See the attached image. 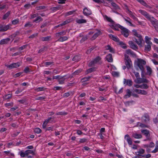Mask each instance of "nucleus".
<instances>
[{
    "instance_id": "9d476101",
    "label": "nucleus",
    "mask_w": 158,
    "mask_h": 158,
    "mask_svg": "<svg viewBox=\"0 0 158 158\" xmlns=\"http://www.w3.org/2000/svg\"><path fill=\"white\" fill-rule=\"evenodd\" d=\"M10 25H4L0 24V31L3 32L7 31L11 28Z\"/></svg>"
},
{
    "instance_id": "f704fd0d",
    "label": "nucleus",
    "mask_w": 158,
    "mask_h": 158,
    "mask_svg": "<svg viewBox=\"0 0 158 158\" xmlns=\"http://www.w3.org/2000/svg\"><path fill=\"white\" fill-rule=\"evenodd\" d=\"M49 122V118H48L44 122L43 125L42 127L44 129H45L46 128L47 125L48 123Z\"/></svg>"
},
{
    "instance_id": "5fc2aeb1",
    "label": "nucleus",
    "mask_w": 158,
    "mask_h": 158,
    "mask_svg": "<svg viewBox=\"0 0 158 158\" xmlns=\"http://www.w3.org/2000/svg\"><path fill=\"white\" fill-rule=\"evenodd\" d=\"M137 125L138 126H139L140 127H148L147 126L143 123H138Z\"/></svg>"
},
{
    "instance_id": "a19ab883",
    "label": "nucleus",
    "mask_w": 158,
    "mask_h": 158,
    "mask_svg": "<svg viewBox=\"0 0 158 158\" xmlns=\"http://www.w3.org/2000/svg\"><path fill=\"white\" fill-rule=\"evenodd\" d=\"M43 19L40 16H38L37 17L36 19H35L33 20V22H39L40 21H42Z\"/></svg>"
},
{
    "instance_id": "7c9ffc66",
    "label": "nucleus",
    "mask_w": 158,
    "mask_h": 158,
    "mask_svg": "<svg viewBox=\"0 0 158 158\" xmlns=\"http://www.w3.org/2000/svg\"><path fill=\"white\" fill-rule=\"evenodd\" d=\"M113 26V29H114L116 31H118L119 30V28H120L121 30V28H123V26H122L119 24L115 25L114 26Z\"/></svg>"
},
{
    "instance_id": "9b49d317",
    "label": "nucleus",
    "mask_w": 158,
    "mask_h": 158,
    "mask_svg": "<svg viewBox=\"0 0 158 158\" xmlns=\"http://www.w3.org/2000/svg\"><path fill=\"white\" fill-rule=\"evenodd\" d=\"M121 28V33L125 37H127L129 35V30L123 27Z\"/></svg>"
},
{
    "instance_id": "13d9d810",
    "label": "nucleus",
    "mask_w": 158,
    "mask_h": 158,
    "mask_svg": "<svg viewBox=\"0 0 158 158\" xmlns=\"http://www.w3.org/2000/svg\"><path fill=\"white\" fill-rule=\"evenodd\" d=\"M133 73H134L135 77H136V80H137L138 78H140V75L139 73L134 71Z\"/></svg>"
},
{
    "instance_id": "c756f323",
    "label": "nucleus",
    "mask_w": 158,
    "mask_h": 158,
    "mask_svg": "<svg viewBox=\"0 0 158 158\" xmlns=\"http://www.w3.org/2000/svg\"><path fill=\"white\" fill-rule=\"evenodd\" d=\"M126 52V53L130 55L133 56H136V54L131 49H129L127 50Z\"/></svg>"
},
{
    "instance_id": "69168bd1",
    "label": "nucleus",
    "mask_w": 158,
    "mask_h": 158,
    "mask_svg": "<svg viewBox=\"0 0 158 158\" xmlns=\"http://www.w3.org/2000/svg\"><path fill=\"white\" fill-rule=\"evenodd\" d=\"M158 151V145H157L156 144V148H155V149H154V150L152 152L153 153H156V152H157Z\"/></svg>"
},
{
    "instance_id": "6e6d98bb",
    "label": "nucleus",
    "mask_w": 158,
    "mask_h": 158,
    "mask_svg": "<svg viewBox=\"0 0 158 158\" xmlns=\"http://www.w3.org/2000/svg\"><path fill=\"white\" fill-rule=\"evenodd\" d=\"M120 44L121 45L122 48L124 49H126L127 48V46L126 44H124L123 42H120Z\"/></svg>"
},
{
    "instance_id": "4468645a",
    "label": "nucleus",
    "mask_w": 158,
    "mask_h": 158,
    "mask_svg": "<svg viewBox=\"0 0 158 158\" xmlns=\"http://www.w3.org/2000/svg\"><path fill=\"white\" fill-rule=\"evenodd\" d=\"M145 152L144 149L142 148H140L139 149L138 151L135 152V154L137 156L144 157V155L143 154L145 153Z\"/></svg>"
},
{
    "instance_id": "49530a36",
    "label": "nucleus",
    "mask_w": 158,
    "mask_h": 158,
    "mask_svg": "<svg viewBox=\"0 0 158 158\" xmlns=\"http://www.w3.org/2000/svg\"><path fill=\"white\" fill-rule=\"evenodd\" d=\"M47 48L46 47H44L43 48H42L41 49L39 50L38 52L39 53H41V52H43L44 51H46L47 50Z\"/></svg>"
},
{
    "instance_id": "39448f33",
    "label": "nucleus",
    "mask_w": 158,
    "mask_h": 158,
    "mask_svg": "<svg viewBox=\"0 0 158 158\" xmlns=\"http://www.w3.org/2000/svg\"><path fill=\"white\" fill-rule=\"evenodd\" d=\"M147 19L150 22L152 25L156 30L158 29V21L157 20L150 15Z\"/></svg>"
},
{
    "instance_id": "1a4fd4ad",
    "label": "nucleus",
    "mask_w": 158,
    "mask_h": 158,
    "mask_svg": "<svg viewBox=\"0 0 158 158\" xmlns=\"http://www.w3.org/2000/svg\"><path fill=\"white\" fill-rule=\"evenodd\" d=\"M138 2H139L141 4L145 6L148 8L147 10L150 12L149 10H152L153 8H152L150 6L148 5L147 3L143 0H136Z\"/></svg>"
},
{
    "instance_id": "aec40b11",
    "label": "nucleus",
    "mask_w": 158,
    "mask_h": 158,
    "mask_svg": "<svg viewBox=\"0 0 158 158\" xmlns=\"http://www.w3.org/2000/svg\"><path fill=\"white\" fill-rule=\"evenodd\" d=\"M10 40V38H7L5 39H3L1 40L0 41V44L2 45L6 44L8 43Z\"/></svg>"
},
{
    "instance_id": "423d86ee",
    "label": "nucleus",
    "mask_w": 158,
    "mask_h": 158,
    "mask_svg": "<svg viewBox=\"0 0 158 158\" xmlns=\"http://www.w3.org/2000/svg\"><path fill=\"white\" fill-rule=\"evenodd\" d=\"M125 63L127 68L128 69L132 67V61L129 57L127 55H125Z\"/></svg>"
},
{
    "instance_id": "2eb2a0df",
    "label": "nucleus",
    "mask_w": 158,
    "mask_h": 158,
    "mask_svg": "<svg viewBox=\"0 0 158 158\" xmlns=\"http://www.w3.org/2000/svg\"><path fill=\"white\" fill-rule=\"evenodd\" d=\"M126 9L127 10V13L134 20H138V18H136L134 15L133 13L128 8V7L126 6Z\"/></svg>"
},
{
    "instance_id": "3c124183",
    "label": "nucleus",
    "mask_w": 158,
    "mask_h": 158,
    "mask_svg": "<svg viewBox=\"0 0 158 158\" xmlns=\"http://www.w3.org/2000/svg\"><path fill=\"white\" fill-rule=\"evenodd\" d=\"M95 68H91L88 69L87 71V73H91L94 71Z\"/></svg>"
},
{
    "instance_id": "b1692460",
    "label": "nucleus",
    "mask_w": 158,
    "mask_h": 158,
    "mask_svg": "<svg viewBox=\"0 0 158 158\" xmlns=\"http://www.w3.org/2000/svg\"><path fill=\"white\" fill-rule=\"evenodd\" d=\"M146 68L147 71L145 74L144 73V75H147L150 76L151 75L152 72V70L151 68L148 66H146Z\"/></svg>"
},
{
    "instance_id": "603ef678",
    "label": "nucleus",
    "mask_w": 158,
    "mask_h": 158,
    "mask_svg": "<svg viewBox=\"0 0 158 158\" xmlns=\"http://www.w3.org/2000/svg\"><path fill=\"white\" fill-rule=\"evenodd\" d=\"M149 10L151 13L158 14V11L155 8H153L152 10Z\"/></svg>"
},
{
    "instance_id": "393cba45",
    "label": "nucleus",
    "mask_w": 158,
    "mask_h": 158,
    "mask_svg": "<svg viewBox=\"0 0 158 158\" xmlns=\"http://www.w3.org/2000/svg\"><path fill=\"white\" fill-rule=\"evenodd\" d=\"M152 44H147L145 46L144 51L145 52H148L151 51V45Z\"/></svg>"
},
{
    "instance_id": "774afa93",
    "label": "nucleus",
    "mask_w": 158,
    "mask_h": 158,
    "mask_svg": "<svg viewBox=\"0 0 158 158\" xmlns=\"http://www.w3.org/2000/svg\"><path fill=\"white\" fill-rule=\"evenodd\" d=\"M112 74L113 75L114 77H118L119 75V73L116 72H113Z\"/></svg>"
},
{
    "instance_id": "37998d69",
    "label": "nucleus",
    "mask_w": 158,
    "mask_h": 158,
    "mask_svg": "<svg viewBox=\"0 0 158 158\" xmlns=\"http://www.w3.org/2000/svg\"><path fill=\"white\" fill-rule=\"evenodd\" d=\"M12 97V94H9L6 95L3 97L4 99L5 100L9 99Z\"/></svg>"
},
{
    "instance_id": "cd10ccee",
    "label": "nucleus",
    "mask_w": 158,
    "mask_h": 158,
    "mask_svg": "<svg viewBox=\"0 0 158 158\" xmlns=\"http://www.w3.org/2000/svg\"><path fill=\"white\" fill-rule=\"evenodd\" d=\"M66 31H60V32L56 33L55 34L56 36L60 37L61 36H63L66 35Z\"/></svg>"
},
{
    "instance_id": "ea45409f",
    "label": "nucleus",
    "mask_w": 158,
    "mask_h": 158,
    "mask_svg": "<svg viewBox=\"0 0 158 158\" xmlns=\"http://www.w3.org/2000/svg\"><path fill=\"white\" fill-rule=\"evenodd\" d=\"M105 18L108 22H110L112 23H114V21L112 19L108 17L107 15H105Z\"/></svg>"
},
{
    "instance_id": "0e129e2a",
    "label": "nucleus",
    "mask_w": 158,
    "mask_h": 158,
    "mask_svg": "<svg viewBox=\"0 0 158 158\" xmlns=\"http://www.w3.org/2000/svg\"><path fill=\"white\" fill-rule=\"evenodd\" d=\"M99 98V99L98 100V102H101V101H106V98L102 96H100Z\"/></svg>"
},
{
    "instance_id": "e433bc0d",
    "label": "nucleus",
    "mask_w": 158,
    "mask_h": 158,
    "mask_svg": "<svg viewBox=\"0 0 158 158\" xmlns=\"http://www.w3.org/2000/svg\"><path fill=\"white\" fill-rule=\"evenodd\" d=\"M90 78L91 77L89 76L84 77L81 79V81L82 82H85L86 81H89V80Z\"/></svg>"
},
{
    "instance_id": "a878e982",
    "label": "nucleus",
    "mask_w": 158,
    "mask_h": 158,
    "mask_svg": "<svg viewBox=\"0 0 158 158\" xmlns=\"http://www.w3.org/2000/svg\"><path fill=\"white\" fill-rule=\"evenodd\" d=\"M109 37L111 39L116 42H118L119 39L117 36H115L112 34L109 35Z\"/></svg>"
},
{
    "instance_id": "8fccbe9b",
    "label": "nucleus",
    "mask_w": 158,
    "mask_h": 158,
    "mask_svg": "<svg viewBox=\"0 0 158 158\" xmlns=\"http://www.w3.org/2000/svg\"><path fill=\"white\" fill-rule=\"evenodd\" d=\"M80 58L79 56H75L73 58V60L75 61H78L80 60Z\"/></svg>"
},
{
    "instance_id": "a211bd4d",
    "label": "nucleus",
    "mask_w": 158,
    "mask_h": 158,
    "mask_svg": "<svg viewBox=\"0 0 158 158\" xmlns=\"http://www.w3.org/2000/svg\"><path fill=\"white\" fill-rule=\"evenodd\" d=\"M141 132L146 137H151L149 131L147 130H142Z\"/></svg>"
},
{
    "instance_id": "338daca9",
    "label": "nucleus",
    "mask_w": 158,
    "mask_h": 158,
    "mask_svg": "<svg viewBox=\"0 0 158 158\" xmlns=\"http://www.w3.org/2000/svg\"><path fill=\"white\" fill-rule=\"evenodd\" d=\"M75 12V10L70 11L69 12H67L66 13V15L68 16V15H72Z\"/></svg>"
},
{
    "instance_id": "20e7f679",
    "label": "nucleus",
    "mask_w": 158,
    "mask_h": 158,
    "mask_svg": "<svg viewBox=\"0 0 158 158\" xmlns=\"http://www.w3.org/2000/svg\"><path fill=\"white\" fill-rule=\"evenodd\" d=\"M147 19L150 22L152 25L156 30L158 29V21L157 20L150 15Z\"/></svg>"
},
{
    "instance_id": "09e8293b",
    "label": "nucleus",
    "mask_w": 158,
    "mask_h": 158,
    "mask_svg": "<svg viewBox=\"0 0 158 158\" xmlns=\"http://www.w3.org/2000/svg\"><path fill=\"white\" fill-rule=\"evenodd\" d=\"M59 10L58 7H53L50 8V12L52 11H55Z\"/></svg>"
},
{
    "instance_id": "f257e3e1",
    "label": "nucleus",
    "mask_w": 158,
    "mask_h": 158,
    "mask_svg": "<svg viewBox=\"0 0 158 158\" xmlns=\"http://www.w3.org/2000/svg\"><path fill=\"white\" fill-rule=\"evenodd\" d=\"M146 61L143 59H138L136 62L137 66L141 71V76L142 77H144L145 68L144 66L146 64Z\"/></svg>"
},
{
    "instance_id": "c85d7f7f",
    "label": "nucleus",
    "mask_w": 158,
    "mask_h": 158,
    "mask_svg": "<svg viewBox=\"0 0 158 158\" xmlns=\"http://www.w3.org/2000/svg\"><path fill=\"white\" fill-rule=\"evenodd\" d=\"M101 33V32L100 31L98 30L97 32L95 33L91 39L92 40H95L98 35H99Z\"/></svg>"
},
{
    "instance_id": "c9c22d12",
    "label": "nucleus",
    "mask_w": 158,
    "mask_h": 158,
    "mask_svg": "<svg viewBox=\"0 0 158 158\" xmlns=\"http://www.w3.org/2000/svg\"><path fill=\"white\" fill-rule=\"evenodd\" d=\"M68 39V38L67 36H60L58 40L60 42H63L64 41L67 40Z\"/></svg>"
},
{
    "instance_id": "4d7b16f0",
    "label": "nucleus",
    "mask_w": 158,
    "mask_h": 158,
    "mask_svg": "<svg viewBox=\"0 0 158 158\" xmlns=\"http://www.w3.org/2000/svg\"><path fill=\"white\" fill-rule=\"evenodd\" d=\"M24 90V89H21L20 88H18V89L15 92V94H19L20 93L22 92Z\"/></svg>"
},
{
    "instance_id": "7ed1b4c3",
    "label": "nucleus",
    "mask_w": 158,
    "mask_h": 158,
    "mask_svg": "<svg viewBox=\"0 0 158 158\" xmlns=\"http://www.w3.org/2000/svg\"><path fill=\"white\" fill-rule=\"evenodd\" d=\"M101 60L102 58L100 56H98L89 63L88 66L91 67L96 64H101L102 63Z\"/></svg>"
},
{
    "instance_id": "f03ea898",
    "label": "nucleus",
    "mask_w": 158,
    "mask_h": 158,
    "mask_svg": "<svg viewBox=\"0 0 158 158\" xmlns=\"http://www.w3.org/2000/svg\"><path fill=\"white\" fill-rule=\"evenodd\" d=\"M132 32L133 35L138 38V39H137L135 38H132L133 41L135 42L139 47H142V42L143 41V40L142 35L138 34L137 31L135 29L133 30Z\"/></svg>"
},
{
    "instance_id": "f3484780",
    "label": "nucleus",
    "mask_w": 158,
    "mask_h": 158,
    "mask_svg": "<svg viewBox=\"0 0 158 158\" xmlns=\"http://www.w3.org/2000/svg\"><path fill=\"white\" fill-rule=\"evenodd\" d=\"M149 116L147 114H145L142 117V120L143 122H147L149 120Z\"/></svg>"
},
{
    "instance_id": "6e6552de",
    "label": "nucleus",
    "mask_w": 158,
    "mask_h": 158,
    "mask_svg": "<svg viewBox=\"0 0 158 158\" xmlns=\"http://www.w3.org/2000/svg\"><path fill=\"white\" fill-rule=\"evenodd\" d=\"M70 77V76L69 75H67L63 77L60 76L59 79L58 80V81L59 84H62L64 83V81L65 80L68 79Z\"/></svg>"
},
{
    "instance_id": "473e14b6",
    "label": "nucleus",
    "mask_w": 158,
    "mask_h": 158,
    "mask_svg": "<svg viewBox=\"0 0 158 158\" xmlns=\"http://www.w3.org/2000/svg\"><path fill=\"white\" fill-rule=\"evenodd\" d=\"M145 42L147 44H152V43L150 41L151 38L149 37L148 36L145 37Z\"/></svg>"
},
{
    "instance_id": "f8f14e48",
    "label": "nucleus",
    "mask_w": 158,
    "mask_h": 158,
    "mask_svg": "<svg viewBox=\"0 0 158 158\" xmlns=\"http://www.w3.org/2000/svg\"><path fill=\"white\" fill-rule=\"evenodd\" d=\"M142 78H140V77L139 78H138L137 80H136L135 81V82L137 83L140 84L143 83H148L149 82V81L146 78H143L144 77H142Z\"/></svg>"
},
{
    "instance_id": "a18cd8bd",
    "label": "nucleus",
    "mask_w": 158,
    "mask_h": 158,
    "mask_svg": "<svg viewBox=\"0 0 158 158\" xmlns=\"http://www.w3.org/2000/svg\"><path fill=\"white\" fill-rule=\"evenodd\" d=\"M94 2L98 3H105V2L104 0H92Z\"/></svg>"
},
{
    "instance_id": "0eeeda50",
    "label": "nucleus",
    "mask_w": 158,
    "mask_h": 158,
    "mask_svg": "<svg viewBox=\"0 0 158 158\" xmlns=\"http://www.w3.org/2000/svg\"><path fill=\"white\" fill-rule=\"evenodd\" d=\"M29 154H32L33 155H35L34 152L31 150H27L24 152L23 151H21L20 152V155L22 157H24L26 156H27Z\"/></svg>"
},
{
    "instance_id": "dca6fc26",
    "label": "nucleus",
    "mask_w": 158,
    "mask_h": 158,
    "mask_svg": "<svg viewBox=\"0 0 158 158\" xmlns=\"http://www.w3.org/2000/svg\"><path fill=\"white\" fill-rule=\"evenodd\" d=\"M19 66L20 63L19 62H18L16 63H15L10 65H8L7 66V67L11 69L13 68H17Z\"/></svg>"
},
{
    "instance_id": "5701e85b",
    "label": "nucleus",
    "mask_w": 158,
    "mask_h": 158,
    "mask_svg": "<svg viewBox=\"0 0 158 158\" xmlns=\"http://www.w3.org/2000/svg\"><path fill=\"white\" fill-rule=\"evenodd\" d=\"M139 13L143 15L146 19L150 15L145 10H139Z\"/></svg>"
},
{
    "instance_id": "4c0bfd02",
    "label": "nucleus",
    "mask_w": 158,
    "mask_h": 158,
    "mask_svg": "<svg viewBox=\"0 0 158 158\" xmlns=\"http://www.w3.org/2000/svg\"><path fill=\"white\" fill-rule=\"evenodd\" d=\"M40 40L43 41H48L49 40V36L41 37L40 38Z\"/></svg>"
},
{
    "instance_id": "c03bdc74",
    "label": "nucleus",
    "mask_w": 158,
    "mask_h": 158,
    "mask_svg": "<svg viewBox=\"0 0 158 158\" xmlns=\"http://www.w3.org/2000/svg\"><path fill=\"white\" fill-rule=\"evenodd\" d=\"M33 25V24L31 22H28L24 25L25 27H30Z\"/></svg>"
},
{
    "instance_id": "680f3d73",
    "label": "nucleus",
    "mask_w": 158,
    "mask_h": 158,
    "mask_svg": "<svg viewBox=\"0 0 158 158\" xmlns=\"http://www.w3.org/2000/svg\"><path fill=\"white\" fill-rule=\"evenodd\" d=\"M112 6L114 7L116 9H118L119 8L118 6L115 3L112 2L111 3Z\"/></svg>"
},
{
    "instance_id": "e2e57ef3",
    "label": "nucleus",
    "mask_w": 158,
    "mask_h": 158,
    "mask_svg": "<svg viewBox=\"0 0 158 158\" xmlns=\"http://www.w3.org/2000/svg\"><path fill=\"white\" fill-rule=\"evenodd\" d=\"M148 94V92L144 90H141V91L140 94L142 95H146Z\"/></svg>"
},
{
    "instance_id": "72a5a7b5",
    "label": "nucleus",
    "mask_w": 158,
    "mask_h": 158,
    "mask_svg": "<svg viewBox=\"0 0 158 158\" xmlns=\"http://www.w3.org/2000/svg\"><path fill=\"white\" fill-rule=\"evenodd\" d=\"M131 92L129 89H127V94L124 96V98H129L131 96Z\"/></svg>"
},
{
    "instance_id": "bb28decb",
    "label": "nucleus",
    "mask_w": 158,
    "mask_h": 158,
    "mask_svg": "<svg viewBox=\"0 0 158 158\" xmlns=\"http://www.w3.org/2000/svg\"><path fill=\"white\" fill-rule=\"evenodd\" d=\"M106 60L109 62H111L113 61L112 55L111 54H109L107 55L106 57Z\"/></svg>"
},
{
    "instance_id": "58836bf2",
    "label": "nucleus",
    "mask_w": 158,
    "mask_h": 158,
    "mask_svg": "<svg viewBox=\"0 0 158 158\" xmlns=\"http://www.w3.org/2000/svg\"><path fill=\"white\" fill-rule=\"evenodd\" d=\"M76 22L78 23H86V20L84 19H79L76 20Z\"/></svg>"
},
{
    "instance_id": "ddd939ff",
    "label": "nucleus",
    "mask_w": 158,
    "mask_h": 158,
    "mask_svg": "<svg viewBox=\"0 0 158 158\" xmlns=\"http://www.w3.org/2000/svg\"><path fill=\"white\" fill-rule=\"evenodd\" d=\"M128 44L130 46V47L132 49L134 50H137L138 49L137 46L135 44L133 41H129L128 42Z\"/></svg>"
},
{
    "instance_id": "864d4df0",
    "label": "nucleus",
    "mask_w": 158,
    "mask_h": 158,
    "mask_svg": "<svg viewBox=\"0 0 158 158\" xmlns=\"http://www.w3.org/2000/svg\"><path fill=\"white\" fill-rule=\"evenodd\" d=\"M41 130L39 128H36L34 130V132L36 133H40L41 132Z\"/></svg>"
},
{
    "instance_id": "6ab92c4d",
    "label": "nucleus",
    "mask_w": 158,
    "mask_h": 158,
    "mask_svg": "<svg viewBox=\"0 0 158 158\" xmlns=\"http://www.w3.org/2000/svg\"><path fill=\"white\" fill-rule=\"evenodd\" d=\"M123 83L126 85H127L129 86H131L132 84V81L131 80H126L125 79H124Z\"/></svg>"
},
{
    "instance_id": "79ce46f5",
    "label": "nucleus",
    "mask_w": 158,
    "mask_h": 158,
    "mask_svg": "<svg viewBox=\"0 0 158 158\" xmlns=\"http://www.w3.org/2000/svg\"><path fill=\"white\" fill-rule=\"evenodd\" d=\"M10 11H8L5 14L3 17V19H6L9 16L10 14Z\"/></svg>"
},
{
    "instance_id": "4be33fe9",
    "label": "nucleus",
    "mask_w": 158,
    "mask_h": 158,
    "mask_svg": "<svg viewBox=\"0 0 158 158\" xmlns=\"http://www.w3.org/2000/svg\"><path fill=\"white\" fill-rule=\"evenodd\" d=\"M124 138L126 140L129 145H131L132 144V142L131 139L128 135H126Z\"/></svg>"
},
{
    "instance_id": "052dcab7",
    "label": "nucleus",
    "mask_w": 158,
    "mask_h": 158,
    "mask_svg": "<svg viewBox=\"0 0 158 158\" xmlns=\"http://www.w3.org/2000/svg\"><path fill=\"white\" fill-rule=\"evenodd\" d=\"M44 87H39L35 89V90L37 92L42 91L44 90Z\"/></svg>"
},
{
    "instance_id": "412c9836",
    "label": "nucleus",
    "mask_w": 158,
    "mask_h": 158,
    "mask_svg": "<svg viewBox=\"0 0 158 158\" xmlns=\"http://www.w3.org/2000/svg\"><path fill=\"white\" fill-rule=\"evenodd\" d=\"M84 14L86 16H88L92 14V12L90 10L88 9L85 8L84 9L83 11Z\"/></svg>"
},
{
    "instance_id": "de8ad7c7",
    "label": "nucleus",
    "mask_w": 158,
    "mask_h": 158,
    "mask_svg": "<svg viewBox=\"0 0 158 158\" xmlns=\"http://www.w3.org/2000/svg\"><path fill=\"white\" fill-rule=\"evenodd\" d=\"M87 141V139L85 138H82L80 139L79 142L80 143H84Z\"/></svg>"
},
{
    "instance_id": "2f4dec72",
    "label": "nucleus",
    "mask_w": 158,
    "mask_h": 158,
    "mask_svg": "<svg viewBox=\"0 0 158 158\" xmlns=\"http://www.w3.org/2000/svg\"><path fill=\"white\" fill-rule=\"evenodd\" d=\"M132 137L135 139H141L142 138V135L140 134L137 133H133L132 134Z\"/></svg>"
},
{
    "instance_id": "bf43d9fd",
    "label": "nucleus",
    "mask_w": 158,
    "mask_h": 158,
    "mask_svg": "<svg viewBox=\"0 0 158 158\" xmlns=\"http://www.w3.org/2000/svg\"><path fill=\"white\" fill-rule=\"evenodd\" d=\"M95 48V47H93L90 48L89 49H88L87 51L86 52V53H87V54H89V53H90Z\"/></svg>"
}]
</instances>
